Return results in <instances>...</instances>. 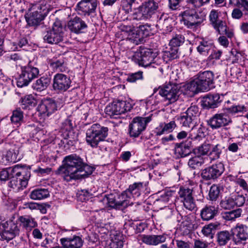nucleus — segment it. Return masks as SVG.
Listing matches in <instances>:
<instances>
[{"mask_svg":"<svg viewBox=\"0 0 248 248\" xmlns=\"http://www.w3.org/2000/svg\"><path fill=\"white\" fill-rule=\"evenodd\" d=\"M108 128L98 124H93L86 131V140L88 145L96 148L108 136Z\"/></svg>","mask_w":248,"mask_h":248,"instance_id":"20e7f679","label":"nucleus"},{"mask_svg":"<svg viewBox=\"0 0 248 248\" xmlns=\"http://www.w3.org/2000/svg\"><path fill=\"white\" fill-rule=\"evenodd\" d=\"M132 108V105L127 101L117 100L106 107L105 112L107 115L111 117L130 111Z\"/></svg>","mask_w":248,"mask_h":248,"instance_id":"9d476101","label":"nucleus"},{"mask_svg":"<svg viewBox=\"0 0 248 248\" xmlns=\"http://www.w3.org/2000/svg\"><path fill=\"white\" fill-rule=\"evenodd\" d=\"M68 28L76 33H81L82 31L87 27L84 21L78 17H75L70 20L67 23Z\"/></svg>","mask_w":248,"mask_h":248,"instance_id":"b1692460","label":"nucleus"},{"mask_svg":"<svg viewBox=\"0 0 248 248\" xmlns=\"http://www.w3.org/2000/svg\"><path fill=\"white\" fill-rule=\"evenodd\" d=\"M164 56L168 58L169 60L177 59L178 57V48L173 47L171 48L170 50L165 51Z\"/></svg>","mask_w":248,"mask_h":248,"instance_id":"4d7b16f0","label":"nucleus"},{"mask_svg":"<svg viewBox=\"0 0 248 248\" xmlns=\"http://www.w3.org/2000/svg\"><path fill=\"white\" fill-rule=\"evenodd\" d=\"M196 79L200 87L201 92H207L215 87L214 75L210 71L200 72Z\"/></svg>","mask_w":248,"mask_h":248,"instance_id":"9b49d317","label":"nucleus"},{"mask_svg":"<svg viewBox=\"0 0 248 248\" xmlns=\"http://www.w3.org/2000/svg\"><path fill=\"white\" fill-rule=\"evenodd\" d=\"M185 38L182 34H176L173 37L170 42V46L177 47L184 43Z\"/></svg>","mask_w":248,"mask_h":248,"instance_id":"603ef678","label":"nucleus"},{"mask_svg":"<svg viewBox=\"0 0 248 248\" xmlns=\"http://www.w3.org/2000/svg\"><path fill=\"white\" fill-rule=\"evenodd\" d=\"M130 198L126 190L123 192L120 195L117 194V203L118 208L121 207H125L130 204Z\"/></svg>","mask_w":248,"mask_h":248,"instance_id":"58836bf2","label":"nucleus"},{"mask_svg":"<svg viewBox=\"0 0 248 248\" xmlns=\"http://www.w3.org/2000/svg\"><path fill=\"white\" fill-rule=\"evenodd\" d=\"M232 233L234 242L242 243L248 239V227L243 224L237 225L232 229Z\"/></svg>","mask_w":248,"mask_h":248,"instance_id":"aec40b11","label":"nucleus"},{"mask_svg":"<svg viewBox=\"0 0 248 248\" xmlns=\"http://www.w3.org/2000/svg\"><path fill=\"white\" fill-rule=\"evenodd\" d=\"M98 3L97 0H81L77 4L78 12L84 16H89L95 12Z\"/></svg>","mask_w":248,"mask_h":248,"instance_id":"a211bd4d","label":"nucleus"},{"mask_svg":"<svg viewBox=\"0 0 248 248\" xmlns=\"http://www.w3.org/2000/svg\"><path fill=\"white\" fill-rule=\"evenodd\" d=\"M212 144L205 142L196 149L195 152L199 155H208L210 149L212 148Z\"/></svg>","mask_w":248,"mask_h":248,"instance_id":"09e8293b","label":"nucleus"},{"mask_svg":"<svg viewBox=\"0 0 248 248\" xmlns=\"http://www.w3.org/2000/svg\"><path fill=\"white\" fill-rule=\"evenodd\" d=\"M12 173L14 175L9 182V186L16 191L26 187L31 176L30 171L19 165L12 167Z\"/></svg>","mask_w":248,"mask_h":248,"instance_id":"7ed1b4c3","label":"nucleus"},{"mask_svg":"<svg viewBox=\"0 0 248 248\" xmlns=\"http://www.w3.org/2000/svg\"><path fill=\"white\" fill-rule=\"evenodd\" d=\"M176 125L174 121H171L168 124H161L158 126L155 130V133L157 135H161L165 133H170L172 132Z\"/></svg>","mask_w":248,"mask_h":248,"instance_id":"c9c22d12","label":"nucleus"},{"mask_svg":"<svg viewBox=\"0 0 248 248\" xmlns=\"http://www.w3.org/2000/svg\"><path fill=\"white\" fill-rule=\"evenodd\" d=\"M159 94L167 101V104L175 102L179 96V89L177 85H166L158 89Z\"/></svg>","mask_w":248,"mask_h":248,"instance_id":"f8f14e48","label":"nucleus"},{"mask_svg":"<svg viewBox=\"0 0 248 248\" xmlns=\"http://www.w3.org/2000/svg\"><path fill=\"white\" fill-rule=\"evenodd\" d=\"M71 83L70 78L66 75L57 73L54 76L53 88L56 91H66L70 88Z\"/></svg>","mask_w":248,"mask_h":248,"instance_id":"f3484780","label":"nucleus"},{"mask_svg":"<svg viewBox=\"0 0 248 248\" xmlns=\"http://www.w3.org/2000/svg\"><path fill=\"white\" fill-rule=\"evenodd\" d=\"M184 87L186 91L191 92L192 93H196L199 92H201L200 90V87L196 78L186 84Z\"/></svg>","mask_w":248,"mask_h":248,"instance_id":"49530a36","label":"nucleus"},{"mask_svg":"<svg viewBox=\"0 0 248 248\" xmlns=\"http://www.w3.org/2000/svg\"><path fill=\"white\" fill-rule=\"evenodd\" d=\"M157 53L149 48H141L140 51L136 52L132 57L133 61L139 65L144 67L151 66L156 67L158 59Z\"/></svg>","mask_w":248,"mask_h":248,"instance_id":"39448f33","label":"nucleus"},{"mask_svg":"<svg viewBox=\"0 0 248 248\" xmlns=\"http://www.w3.org/2000/svg\"><path fill=\"white\" fill-rule=\"evenodd\" d=\"M151 116L146 117H136L129 125V134L130 137H138L145 129L147 124L151 121Z\"/></svg>","mask_w":248,"mask_h":248,"instance_id":"6e6552de","label":"nucleus"},{"mask_svg":"<svg viewBox=\"0 0 248 248\" xmlns=\"http://www.w3.org/2000/svg\"><path fill=\"white\" fill-rule=\"evenodd\" d=\"M232 122L230 117L225 113H217L207 121V124L212 129H217L229 125Z\"/></svg>","mask_w":248,"mask_h":248,"instance_id":"dca6fc26","label":"nucleus"},{"mask_svg":"<svg viewBox=\"0 0 248 248\" xmlns=\"http://www.w3.org/2000/svg\"><path fill=\"white\" fill-rule=\"evenodd\" d=\"M12 168H9L7 170H3L0 172V179L1 181H6L8 178L11 180V178L14 175L12 173Z\"/></svg>","mask_w":248,"mask_h":248,"instance_id":"e2e57ef3","label":"nucleus"},{"mask_svg":"<svg viewBox=\"0 0 248 248\" xmlns=\"http://www.w3.org/2000/svg\"><path fill=\"white\" fill-rule=\"evenodd\" d=\"M191 151V141H186L185 142L176 143L175 152L181 157L188 155Z\"/></svg>","mask_w":248,"mask_h":248,"instance_id":"393cba45","label":"nucleus"},{"mask_svg":"<svg viewBox=\"0 0 248 248\" xmlns=\"http://www.w3.org/2000/svg\"><path fill=\"white\" fill-rule=\"evenodd\" d=\"M4 229L0 233L3 239L9 241L18 234L19 229L16 224L12 221L4 224Z\"/></svg>","mask_w":248,"mask_h":248,"instance_id":"412c9836","label":"nucleus"},{"mask_svg":"<svg viewBox=\"0 0 248 248\" xmlns=\"http://www.w3.org/2000/svg\"><path fill=\"white\" fill-rule=\"evenodd\" d=\"M123 239L124 236L122 233L119 232L112 233L106 248H122L124 245Z\"/></svg>","mask_w":248,"mask_h":248,"instance_id":"c756f323","label":"nucleus"},{"mask_svg":"<svg viewBox=\"0 0 248 248\" xmlns=\"http://www.w3.org/2000/svg\"><path fill=\"white\" fill-rule=\"evenodd\" d=\"M93 170V168L85 163L79 156L73 154L64 158L58 173L65 181L70 182L87 177Z\"/></svg>","mask_w":248,"mask_h":248,"instance_id":"f257e3e1","label":"nucleus"},{"mask_svg":"<svg viewBox=\"0 0 248 248\" xmlns=\"http://www.w3.org/2000/svg\"><path fill=\"white\" fill-rule=\"evenodd\" d=\"M224 170L223 164L218 162L203 169L201 175L202 178L205 180L215 179L223 173Z\"/></svg>","mask_w":248,"mask_h":248,"instance_id":"2eb2a0df","label":"nucleus"},{"mask_svg":"<svg viewBox=\"0 0 248 248\" xmlns=\"http://www.w3.org/2000/svg\"><path fill=\"white\" fill-rule=\"evenodd\" d=\"M219 225V224L217 223H211L205 225L203 227L202 232L204 235L212 237L213 234Z\"/></svg>","mask_w":248,"mask_h":248,"instance_id":"c03bdc74","label":"nucleus"},{"mask_svg":"<svg viewBox=\"0 0 248 248\" xmlns=\"http://www.w3.org/2000/svg\"><path fill=\"white\" fill-rule=\"evenodd\" d=\"M224 29L222 30L221 28H219L218 30L217 31L219 34H224L226 35V36L229 38H232L234 36V32L232 29H230L228 28H227V26L226 25V23L224 24Z\"/></svg>","mask_w":248,"mask_h":248,"instance_id":"0e129e2a","label":"nucleus"},{"mask_svg":"<svg viewBox=\"0 0 248 248\" xmlns=\"http://www.w3.org/2000/svg\"><path fill=\"white\" fill-rule=\"evenodd\" d=\"M213 49L214 45L212 41L205 40L200 41L197 47L198 52L203 56H207L213 51Z\"/></svg>","mask_w":248,"mask_h":248,"instance_id":"cd10ccee","label":"nucleus"},{"mask_svg":"<svg viewBox=\"0 0 248 248\" xmlns=\"http://www.w3.org/2000/svg\"><path fill=\"white\" fill-rule=\"evenodd\" d=\"M242 210L237 208L231 211L227 212L223 214V218L227 221H234L236 218L241 217Z\"/></svg>","mask_w":248,"mask_h":248,"instance_id":"79ce46f5","label":"nucleus"},{"mask_svg":"<svg viewBox=\"0 0 248 248\" xmlns=\"http://www.w3.org/2000/svg\"><path fill=\"white\" fill-rule=\"evenodd\" d=\"M20 102L24 109H31L35 106L37 103L35 95L32 94H27L22 97Z\"/></svg>","mask_w":248,"mask_h":248,"instance_id":"7c9ffc66","label":"nucleus"},{"mask_svg":"<svg viewBox=\"0 0 248 248\" xmlns=\"http://www.w3.org/2000/svg\"><path fill=\"white\" fill-rule=\"evenodd\" d=\"M218 208L215 206H205L201 211V216L203 220H209L213 218L218 213Z\"/></svg>","mask_w":248,"mask_h":248,"instance_id":"c85d7f7f","label":"nucleus"},{"mask_svg":"<svg viewBox=\"0 0 248 248\" xmlns=\"http://www.w3.org/2000/svg\"><path fill=\"white\" fill-rule=\"evenodd\" d=\"M220 206L221 208L225 210H229L234 207V202L233 198L231 197H226L223 199L220 202Z\"/></svg>","mask_w":248,"mask_h":248,"instance_id":"de8ad7c7","label":"nucleus"},{"mask_svg":"<svg viewBox=\"0 0 248 248\" xmlns=\"http://www.w3.org/2000/svg\"><path fill=\"white\" fill-rule=\"evenodd\" d=\"M49 12V8L45 0H41L33 4L30 8V13L25 16L28 25L30 26H38Z\"/></svg>","mask_w":248,"mask_h":248,"instance_id":"f03ea898","label":"nucleus"},{"mask_svg":"<svg viewBox=\"0 0 248 248\" xmlns=\"http://www.w3.org/2000/svg\"><path fill=\"white\" fill-rule=\"evenodd\" d=\"M209 18L211 24L217 31L219 28L224 29L225 22L219 19V13L217 10H212L209 14Z\"/></svg>","mask_w":248,"mask_h":248,"instance_id":"a878e982","label":"nucleus"},{"mask_svg":"<svg viewBox=\"0 0 248 248\" xmlns=\"http://www.w3.org/2000/svg\"><path fill=\"white\" fill-rule=\"evenodd\" d=\"M37 109L40 114L49 116L57 109V106L53 99L47 98L42 101Z\"/></svg>","mask_w":248,"mask_h":248,"instance_id":"6ab92c4d","label":"nucleus"},{"mask_svg":"<svg viewBox=\"0 0 248 248\" xmlns=\"http://www.w3.org/2000/svg\"><path fill=\"white\" fill-rule=\"evenodd\" d=\"M23 208L24 209L29 208L31 210H42V208H44V206L43 205L33 202H25L23 204Z\"/></svg>","mask_w":248,"mask_h":248,"instance_id":"680f3d73","label":"nucleus"},{"mask_svg":"<svg viewBox=\"0 0 248 248\" xmlns=\"http://www.w3.org/2000/svg\"><path fill=\"white\" fill-rule=\"evenodd\" d=\"M234 202V206H241L244 205L246 202V198L243 195L238 194L233 198Z\"/></svg>","mask_w":248,"mask_h":248,"instance_id":"69168bd1","label":"nucleus"},{"mask_svg":"<svg viewBox=\"0 0 248 248\" xmlns=\"http://www.w3.org/2000/svg\"><path fill=\"white\" fill-rule=\"evenodd\" d=\"M220 193L219 186L216 185H212L209 190L208 196L209 199L212 201H215L218 198Z\"/></svg>","mask_w":248,"mask_h":248,"instance_id":"8fccbe9b","label":"nucleus"},{"mask_svg":"<svg viewBox=\"0 0 248 248\" xmlns=\"http://www.w3.org/2000/svg\"><path fill=\"white\" fill-rule=\"evenodd\" d=\"M181 15V22L191 29L200 25L204 19V16H200L194 10H186L183 12Z\"/></svg>","mask_w":248,"mask_h":248,"instance_id":"1a4fd4ad","label":"nucleus"},{"mask_svg":"<svg viewBox=\"0 0 248 248\" xmlns=\"http://www.w3.org/2000/svg\"><path fill=\"white\" fill-rule=\"evenodd\" d=\"M228 112L231 114H235L238 112L246 111V108L244 106L237 105L232 106L230 108H226Z\"/></svg>","mask_w":248,"mask_h":248,"instance_id":"bf43d9fd","label":"nucleus"},{"mask_svg":"<svg viewBox=\"0 0 248 248\" xmlns=\"http://www.w3.org/2000/svg\"><path fill=\"white\" fill-rule=\"evenodd\" d=\"M5 157L8 163H15L20 160V158L17 157V155L14 151H8Z\"/></svg>","mask_w":248,"mask_h":248,"instance_id":"13d9d810","label":"nucleus"},{"mask_svg":"<svg viewBox=\"0 0 248 248\" xmlns=\"http://www.w3.org/2000/svg\"><path fill=\"white\" fill-rule=\"evenodd\" d=\"M23 112L20 108H17L13 111L10 120L12 124L18 126L23 122Z\"/></svg>","mask_w":248,"mask_h":248,"instance_id":"4c0bfd02","label":"nucleus"},{"mask_svg":"<svg viewBox=\"0 0 248 248\" xmlns=\"http://www.w3.org/2000/svg\"><path fill=\"white\" fill-rule=\"evenodd\" d=\"M61 130L64 139L72 138L73 132L71 121L69 119L65 120L62 123Z\"/></svg>","mask_w":248,"mask_h":248,"instance_id":"72a5a7b5","label":"nucleus"},{"mask_svg":"<svg viewBox=\"0 0 248 248\" xmlns=\"http://www.w3.org/2000/svg\"><path fill=\"white\" fill-rule=\"evenodd\" d=\"M49 63L51 68L55 71L64 72L67 70L66 64L63 59H52Z\"/></svg>","mask_w":248,"mask_h":248,"instance_id":"2f4dec72","label":"nucleus"},{"mask_svg":"<svg viewBox=\"0 0 248 248\" xmlns=\"http://www.w3.org/2000/svg\"><path fill=\"white\" fill-rule=\"evenodd\" d=\"M50 82V79L46 77H42L32 84V88L38 92L46 90Z\"/></svg>","mask_w":248,"mask_h":248,"instance_id":"473e14b6","label":"nucleus"},{"mask_svg":"<svg viewBox=\"0 0 248 248\" xmlns=\"http://www.w3.org/2000/svg\"><path fill=\"white\" fill-rule=\"evenodd\" d=\"M92 196L91 193L87 189H82L78 193V199L81 201H85Z\"/></svg>","mask_w":248,"mask_h":248,"instance_id":"338daca9","label":"nucleus"},{"mask_svg":"<svg viewBox=\"0 0 248 248\" xmlns=\"http://www.w3.org/2000/svg\"><path fill=\"white\" fill-rule=\"evenodd\" d=\"M62 28L59 22L54 23L52 29L46 31L44 40L47 43L57 44L62 40Z\"/></svg>","mask_w":248,"mask_h":248,"instance_id":"4468645a","label":"nucleus"},{"mask_svg":"<svg viewBox=\"0 0 248 248\" xmlns=\"http://www.w3.org/2000/svg\"><path fill=\"white\" fill-rule=\"evenodd\" d=\"M103 201L106 202L108 206L118 208L117 202V194L112 193L108 195H106L103 199Z\"/></svg>","mask_w":248,"mask_h":248,"instance_id":"a18cd8bd","label":"nucleus"},{"mask_svg":"<svg viewBox=\"0 0 248 248\" xmlns=\"http://www.w3.org/2000/svg\"><path fill=\"white\" fill-rule=\"evenodd\" d=\"M221 97H223V96H221ZM221 101L222 99L219 94H209L203 98L202 106L205 108H217Z\"/></svg>","mask_w":248,"mask_h":248,"instance_id":"5701e85b","label":"nucleus"},{"mask_svg":"<svg viewBox=\"0 0 248 248\" xmlns=\"http://www.w3.org/2000/svg\"><path fill=\"white\" fill-rule=\"evenodd\" d=\"M222 147L219 144L212 145L208 156L211 160H215L220 157L222 153Z\"/></svg>","mask_w":248,"mask_h":248,"instance_id":"a19ab883","label":"nucleus"},{"mask_svg":"<svg viewBox=\"0 0 248 248\" xmlns=\"http://www.w3.org/2000/svg\"><path fill=\"white\" fill-rule=\"evenodd\" d=\"M49 196V192L47 189H36L32 191L30 195V198L34 200H40Z\"/></svg>","mask_w":248,"mask_h":248,"instance_id":"e433bc0d","label":"nucleus"},{"mask_svg":"<svg viewBox=\"0 0 248 248\" xmlns=\"http://www.w3.org/2000/svg\"><path fill=\"white\" fill-rule=\"evenodd\" d=\"M192 190L189 188H180L179 191V197L181 201L192 198Z\"/></svg>","mask_w":248,"mask_h":248,"instance_id":"6e6d98bb","label":"nucleus"},{"mask_svg":"<svg viewBox=\"0 0 248 248\" xmlns=\"http://www.w3.org/2000/svg\"><path fill=\"white\" fill-rule=\"evenodd\" d=\"M202 163V159L198 156H195L189 159L188 165L191 169H196L201 166Z\"/></svg>","mask_w":248,"mask_h":248,"instance_id":"3c124183","label":"nucleus"},{"mask_svg":"<svg viewBox=\"0 0 248 248\" xmlns=\"http://www.w3.org/2000/svg\"><path fill=\"white\" fill-rule=\"evenodd\" d=\"M151 31V26L148 24L140 25L137 30L139 34H141L144 37L149 36L152 33Z\"/></svg>","mask_w":248,"mask_h":248,"instance_id":"864d4df0","label":"nucleus"},{"mask_svg":"<svg viewBox=\"0 0 248 248\" xmlns=\"http://www.w3.org/2000/svg\"><path fill=\"white\" fill-rule=\"evenodd\" d=\"M166 237L164 235H148L143 237V242L148 245H157L164 242Z\"/></svg>","mask_w":248,"mask_h":248,"instance_id":"f704fd0d","label":"nucleus"},{"mask_svg":"<svg viewBox=\"0 0 248 248\" xmlns=\"http://www.w3.org/2000/svg\"><path fill=\"white\" fill-rule=\"evenodd\" d=\"M231 234L228 231H222L217 234V242L220 246H224L231 239Z\"/></svg>","mask_w":248,"mask_h":248,"instance_id":"37998d69","label":"nucleus"},{"mask_svg":"<svg viewBox=\"0 0 248 248\" xmlns=\"http://www.w3.org/2000/svg\"><path fill=\"white\" fill-rule=\"evenodd\" d=\"M182 202H183L184 207L190 211L194 210L196 208L195 202L193 197Z\"/></svg>","mask_w":248,"mask_h":248,"instance_id":"052dcab7","label":"nucleus"},{"mask_svg":"<svg viewBox=\"0 0 248 248\" xmlns=\"http://www.w3.org/2000/svg\"><path fill=\"white\" fill-rule=\"evenodd\" d=\"M158 3L154 0L145 1L133 14V19L137 20L150 19L158 9Z\"/></svg>","mask_w":248,"mask_h":248,"instance_id":"423d86ee","label":"nucleus"},{"mask_svg":"<svg viewBox=\"0 0 248 248\" xmlns=\"http://www.w3.org/2000/svg\"><path fill=\"white\" fill-rule=\"evenodd\" d=\"M199 114L198 107L191 106L186 112L182 113L178 119L183 126L190 127L195 123Z\"/></svg>","mask_w":248,"mask_h":248,"instance_id":"ddd939ff","label":"nucleus"},{"mask_svg":"<svg viewBox=\"0 0 248 248\" xmlns=\"http://www.w3.org/2000/svg\"><path fill=\"white\" fill-rule=\"evenodd\" d=\"M63 248H80L83 241L79 236L74 235L70 237L62 238L60 239Z\"/></svg>","mask_w":248,"mask_h":248,"instance_id":"4be33fe9","label":"nucleus"},{"mask_svg":"<svg viewBox=\"0 0 248 248\" xmlns=\"http://www.w3.org/2000/svg\"><path fill=\"white\" fill-rule=\"evenodd\" d=\"M39 74V69L33 66L30 62L27 66L21 67V73L17 79V86L22 88L28 85L33 79L38 77Z\"/></svg>","mask_w":248,"mask_h":248,"instance_id":"0eeeda50","label":"nucleus"},{"mask_svg":"<svg viewBox=\"0 0 248 248\" xmlns=\"http://www.w3.org/2000/svg\"><path fill=\"white\" fill-rule=\"evenodd\" d=\"M195 130L196 128L194 126H193L191 131L189 134L188 138L194 141H199L201 140L203 137L197 134V133H196Z\"/></svg>","mask_w":248,"mask_h":248,"instance_id":"774afa93","label":"nucleus"},{"mask_svg":"<svg viewBox=\"0 0 248 248\" xmlns=\"http://www.w3.org/2000/svg\"><path fill=\"white\" fill-rule=\"evenodd\" d=\"M144 188L143 183L136 182L130 185L125 190L131 199L132 198L139 197L143 191Z\"/></svg>","mask_w":248,"mask_h":248,"instance_id":"bb28decb","label":"nucleus"},{"mask_svg":"<svg viewBox=\"0 0 248 248\" xmlns=\"http://www.w3.org/2000/svg\"><path fill=\"white\" fill-rule=\"evenodd\" d=\"M19 220L23 227L28 231H31L37 225L34 219L29 216L20 217Z\"/></svg>","mask_w":248,"mask_h":248,"instance_id":"ea45409f","label":"nucleus"},{"mask_svg":"<svg viewBox=\"0 0 248 248\" xmlns=\"http://www.w3.org/2000/svg\"><path fill=\"white\" fill-rule=\"evenodd\" d=\"M188 4L195 9L199 8L208 4L211 0H186Z\"/></svg>","mask_w":248,"mask_h":248,"instance_id":"5fc2aeb1","label":"nucleus"}]
</instances>
